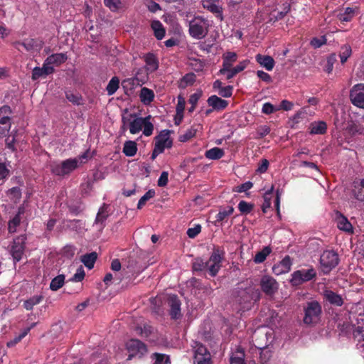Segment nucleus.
<instances>
[{
  "instance_id": "1",
  "label": "nucleus",
  "mask_w": 364,
  "mask_h": 364,
  "mask_svg": "<svg viewBox=\"0 0 364 364\" xmlns=\"http://www.w3.org/2000/svg\"><path fill=\"white\" fill-rule=\"evenodd\" d=\"M225 252L220 247H215L209 257V259L205 261L200 257L196 258L192 263L193 272L206 274L215 277L222 267V261L224 259Z\"/></svg>"
},
{
  "instance_id": "2",
  "label": "nucleus",
  "mask_w": 364,
  "mask_h": 364,
  "mask_svg": "<svg viewBox=\"0 0 364 364\" xmlns=\"http://www.w3.org/2000/svg\"><path fill=\"white\" fill-rule=\"evenodd\" d=\"M260 298L261 293L258 289L248 287L238 291L236 301L240 306V310L245 311L250 309Z\"/></svg>"
},
{
  "instance_id": "3",
  "label": "nucleus",
  "mask_w": 364,
  "mask_h": 364,
  "mask_svg": "<svg viewBox=\"0 0 364 364\" xmlns=\"http://www.w3.org/2000/svg\"><path fill=\"white\" fill-rule=\"evenodd\" d=\"M304 316L303 322L309 326H316L320 321L322 309L321 304L317 301L306 302L304 306Z\"/></svg>"
},
{
  "instance_id": "4",
  "label": "nucleus",
  "mask_w": 364,
  "mask_h": 364,
  "mask_svg": "<svg viewBox=\"0 0 364 364\" xmlns=\"http://www.w3.org/2000/svg\"><path fill=\"white\" fill-rule=\"evenodd\" d=\"M209 27L208 19L200 16H195L189 22V34L192 38L200 40L207 36Z\"/></svg>"
},
{
  "instance_id": "5",
  "label": "nucleus",
  "mask_w": 364,
  "mask_h": 364,
  "mask_svg": "<svg viewBox=\"0 0 364 364\" xmlns=\"http://www.w3.org/2000/svg\"><path fill=\"white\" fill-rule=\"evenodd\" d=\"M193 364H213L212 356L208 348L198 341H193Z\"/></svg>"
},
{
  "instance_id": "6",
  "label": "nucleus",
  "mask_w": 364,
  "mask_h": 364,
  "mask_svg": "<svg viewBox=\"0 0 364 364\" xmlns=\"http://www.w3.org/2000/svg\"><path fill=\"white\" fill-rule=\"evenodd\" d=\"M77 159H68L61 163H53L50 164V171L58 176H65L70 174L77 167Z\"/></svg>"
},
{
  "instance_id": "7",
  "label": "nucleus",
  "mask_w": 364,
  "mask_h": 364,
  "mask_svg": "<svg viewBox=\"0 0 364 364\" xmlns=\"http://www.w3.org/2000/svg\"><path fill=\"white\" fill-rule=\"evenodd\" d=\"M339 262L338 255L333 250H326L320 257V264L323 274H328Z\"/></svg>"
},
{
  "instance_id": "8",
  "label": "nucleus",
  "mask_w": 364,
  "mask_h": 364,
  "mask_svg": "<svg viewBox=\"0 0 364 364\" xmlns=\"http://www.w3.org/2000/svg\"><path fill=\"white\" fill-rule=\"evenodd\" d=\"M126 348L129 353L128 360L134 357L141 358L146 352V346L139 339L132 338L126 343Z\"/></svg>"
},
{
  "instance_id": "9",
  "label": "nucleus",
  "mask_w": 364,
  "mask_h": 364,
  "mask_svg": "<svg viewBox=\"0 0 364 364\" xmlns=\"http://www.w3.org/2000/svg\"><path fill=\"white\" fill-rule=\"evenodd\" d=\"M349 97L353 105L364 109V84L353 85L350 90Z\"/></svg>"
},
{
  "instance_id": "10",
  "label": "nucleus",
  "mask_w": 364,
  "mask_h": 364,
  "mask_svg": "<svg viewBox=\"0 0 364 364\" xmlns=\"http://www.w3.org/2000/svg\"><path fill=\"white\" fill-rule=\"evenodd\" d=\"M26 240V236L25 235H21L14 239L11 254L15 262L21 259L24 253Z\"/></svg>"
},
{
  "instance_id": "11",
  "label": "nucleus",
  "mask_w": 364,
  "mask_h": 364,
  "mask_svg": "<svg viewBox=\"0 0 364 364\" xmlns=\"http://www.w3.org/2000/svg\"><path fill=\"white\" fill-rule=\"evenodd\" d=\"M171 131L168 129L162 130L159 135L154 138V146L159 151L164 152L165 148H171L173 145V141L170 138Z\"/></svg>"
},
{
  "instance_id": "12",
  "label": "nucleus",
  "mask_w": 364,
  "mask_h": 364,
  "mask_svg": "<svg viewBox=\"0 0 364 364\" xmlns=\"http://www.w3.org/2000/svg\"><path fill=\"white\" fill-rule=\"evenodd\" d=\"M168 305L170 308L169 315L171 319L177 320L181 318V302L176 294L170 295L168 298Z\"/></svg>"
},
{
  "instance_id": "13",
  "label": "nucleus",
  "mask_w": 364,
  "mask_h": 364,
  "mask_svg": "<svg viewBox=\"0 0 364 364\" xmlns=\"http://www.w3.org/2000/svg\"><path fill=\"white\" fill-rule=\"evenodd\" d=\"M262 291L267 296H272L278 289V283L272 277L264 275L260 280Z\"/></svg>"
},
{
  "instance_id": "14",
  "label": "nucleus",
  "mask_w": 364,
  "mask_h": 364,
  "mask_svg": "<svg viewBox=\"0 0 364 364\" xmlns=\"http://www.w3.org/2000/svg\"><path fill=\"white\" fill-rule=\"evenodd\" d=\"M364 119L361 120H349L347 122L345 130L352 136L355 135H364Z\"/></svg>"
},
{
  "instance_id": "15",
  "label": "nucleus",
  "mask_w": 364,
  "mask_h": 364,
  "mask_svg": "<svg viewBox=\"0 0 364 364\" xmlns=\"http://www.w3.org/2000/svg\"><path fill=\"white\" fill-rule=\"evenodd\" d=\"M316 277V272L313 267L309 268H301L297 270V286L311 281Z\"/></svg>"
},
{
  "instance_id": "16",
  "label": "nucleus",
  "mask_w": 364,
  "mask_h": 364,
  "mask_svg": "<svg viewBox=\"0 0 364 364\" xmlns=\"http://www.w3.org/2000/svg\"><path fill=\"white\" fill-rule=\"evenodd\" d=\"M334 220L339 230L348 233L353 232V226L351 223L348 221V218L341 212L338 210L335 211Z\"/></svg>"
},
{
  "instance_id": "17",
  "label": "nucleus",
  "mask_w": 364,
  "mask_h": 364,
  "mask_svg": "<svg viewBox=\"0 0 364 364\" xmlns=\"http://www.w3.org/2000/svg\"><path fill=\"white\" fill-rule=\"evenodd\" d=\"M21 46L27 52H38L43 48V41L39 38H26Z\"/></svg>"
},
{
  "instance_id": "18",
  "label": "nucleus",
  "mask_w": 364,
  "mask_h": 364,
  "mask_svg": "<svg viewBox=\"0 0 364 364\" xmlns=\"http://www.w3.org/2000/svg\"><path fill=\"white\" fill-rule=\"evenodd\" d=\"M202 5L204 9L215 14L216 17L220 18V20L223 19V8L217 4V1L202 0Z\"/></svg>"
},
{
  "instance_id": "19",
  "label": "nucleus",
  "mask_w": 364,
  "mask_h": 364,
  "mask_svg": "<svg viewBox=\"0 0 364 364\" xmlns=\"http://www.w3.org/2000/svg\"><path fill=\"white\" fill-rule=\"evenodd\" d=\"M207 103L209 107L216 111L224 110L228 106L227 100H223L215 95L210 96L207 100Z\"/></svg>"
},
{
  "instance_id": "20",
  "label": "nucleus",
  "mask_w": 364,
  "mask_h": 364,
  "mask_svg": "<svg viewBox=\"0 0 364 364\" xmlns=\"http://www.w3.org/2000/svg\"><path fill=\"white\" fill-rule=\"evenodd\" d=\"M291 266V258L289 256H286L279 263L273 266L272 272L276 275L284 274L290 270Z\"/></svg>"
},
{
  "instance_id": "21",
  "label": "nucleus",
  "mask_w": 364,
  "mask_h": 364,
  "mask_svg": "<svg viewBox=\"0 0 364 364\" xmlns=\"http://www.w3.org/2000/svg\"><path fill=\"white\" fill-rule=\"evenodd\" d=\"M144 60L146 63V69L149 73H154L158 70L159 63L157 57L152 53H148L144 56Z\"/></svg>"
},
{
  "instance_id": "22",
  "label": "nucleus",
  "mask_w": 364,
  "mask_h": 364,
  "mask_svg": "<svg viewBox=\"0 0 364 364\" xmlns=\"http://www.w3.org/2000/svg\"><path fill=\"white\" fill-rule=\"evenodd\" d=\"M25 213V208L23 206H20L18 208V212L16 215L9 221L8 223V231L9 233H14L16 232V228L20 225L21 218V215Z\"/></svg>"
},
{
  "instance_id": "23",
  "label": "nucleus",
  "mask_w": 364,
  "mask_h": 364,
  "mask_svg": "<svg viewBox=\"0 0 364 364\" xmlns=\"http://www.w3.org/2000/svg\"><path fill=\"white\" fill-rule=\"evenodd\" d=\"M323 296L331 305L341 306L343 304V299L341 296L331 290H325Z\"/></svg>"
},
{
  "instance_id": "24",
  "label": "nucleus",
  "mask_w": 364,
  "mask_h": 364,
  "mask_svg": "<svg viewBox=\"0 0 364 364\" xmlns=\"http://www.w3.org/2000/svg\"><path fill=\"white\" fill-rule=\"evenodd\" d=\"M310 134H324L327 131V124L324 121L311 122L309 127Z\"/></svg>"
},
{
  "instance_id": "25",
  "label": "nucleus",
  "mask_w": 364,
  "mask_h": 364,
  "mask_svg": "<svg viewBox=\"0 0 364 364\" xmlns=\"http://www.w3.org/2000/svg\"><path fill=\"white\" fill-rule=\"evenodd\" d=\"M257 62L266 68V70L270 71L274 68V60L272 57L269 55H263L261 54H257L256 55Z\"/></svg>"
},
{
  "instance_id": "26",
  "label": "nucleus",
  "mask_w": 364,
  "mask_h": 364,
  "mask_svg": "<svg viewBox=\"0 0 364 364\" xmlns=\"http://www.w3.org/2000/svg\"><path fill=\"white\" fill-rule=\"evenodd\" d=\"M137 144L134 141L128 140L124 144L122 152L126 156L132 157L137 152Z\"/></svg>"
},
{
  "instance_id": "27",
  "label": "nucleus",
  "mask_w": 364,
  "mask_h": 364,
  "mask_svg": "<svg viewBox=\"0 0 364 364\" xmlns=\"http://www.w3.org/2000/svg\"><path fill=\"white\" fill-rule=\"evenodd\" d=\"M255 346L259 350V360L261 364H266L272 356V350L266 344L264 346H261L259 344L257 346L255 344Z\"/></svg>"
},
{
  "instance_id": "28",
  "label": "nucleus",
  "mask_w": 364,
  "mask_h": 364,
  "mask_svg": "<svg viewBox=\"0 0 364 364\" xmlns=\"http://www.w3.org/2000/svg\"><path fill=\"white\" fill-rule=\"evenodd\" d=\"M151 27L154 31V36L158 40H161L165 36L166 31L160 21H152L151 23Z\"/></svg>"
},
{
  "instance_id": "29",
  "label": "nucleus",
  "mask_w": 364,
  "mask_h": 364,
  "mask_svg": "<svg viewBox=\"0 0 364 364\" xmlns=\"http://www.w3.org/2000/svg\"><path fill=\"white\" fill-rule=\"evenodd\" d=\"M139 97L143 104L149 105L154 99V91L145 87H142L140 91Z\"/></svg>"
},
{
  "instance_id": "30",
  "label": "nucleus",
  "mask_w": 364,
  "mask_h": 364,
  "mask_svg": "<svg viewBox=\"0 0 364 364\" xmlns=\"http://www.w3.org/2000/svg\"><path fill=\"white\" fill-rule=\"evenodd\" d=\"M68 59V56L66 53H55L49 55L46 58L47 63H50L55 65H60L62 63H65Z\"/></svg>"
},
{
  "instance_id": "31",
  "label": "nucleus",
  "mask_w": 364,
  "mask_h": 364,
  "mask_svg": "<svg viewBox=\"0 0 364 364\" xmlns=\"http://www.w3.org/2000/svg\"><path fill=\"white\" fill-rule=\"evenodd\" d=\"M97 259V254L95 252L87 253L81 257L80 261L89 269L94 267L95 263Z\"/></svg>"
},
{
  "instance_id": "32",
  "label": "nucleus",
  "mask_w": 364,
  "mask_h": 364,
  "mask_svg": "<svg viewBox=\"0 0 364 364\" xmlns=\"http://www.w3.org/2000/svg\"><path fill=\"white\" fill-rule=\"evenodd\" d=\"M225 155V151L223 149L219 147H213L207 150L205 152V158L210 160H218L223 158Z\"/></svg>"
},
{
  "instance_id": "33",
  "label": "nucleus",
  "mask_w": 364,
  "mask_h": 364,
  "mask_svg": "<svg viewBox=\"0 0 364 364\" xmlns=\"http://www.w3.org/2000/svg\"><path fill=\"white\" fill-rule=\"evenodd\" d=\"M196 80V75L193 73L186 74L179 81L178 87L185 89L188 86L193 85Z\"/></svg>"
},
{
  "instance_id": "34",
  "label": "nucleus",
  "mask_w": 364,
  "mask_h": 364,
  "mask_svg": "<svg viewBox=\"0 0 364 364\" xmlns=\"http://www.w3.org/2000/svg\"><path fill=\"white\" fill-rule=\"evenodd\" d=\"M237 55L235 52H227L223 55V70H227L228 68L232 67V64L236 62Z\"/></svg>"
},
{
  "instance_id": "35",
  "label": "nucleus",
  "mask_w": 364,
  "mask_h": 364,
  "mask_svg": "<svg viewBox=\"0 0 364 364\" xmlns=\"http://www.w3.org/2000/svg\"><path fill=\"white\" fill-rule=\"evenodd\" d=\"M144 117H136L129 123V132L132 134L139 133L142 130L144 124Z\"/></svg>"
},
{
  "instance_id": "36",
  "label": "nucleus",
  "mask_w": 364,
  "mask_h": 364,
  "mask_svg": "<svg viewBox=\"0 0 364 364\" xmlns=\"http://www.w3.org/2000/svg\"><path fill=\"white\" fill-rule=\"evenodd\" d=\"M272 252V249L269 246H265L261 251L256 253L254 257V262L256 264H260L265 261L267 257Z\"/></svg>"
},
{
  "instance_id": "37",
  "label": "nucleus",
  "mask_w": 364,
  "mask_h": 364,
  "mask_svg": "<svg viewBox=\"0 0 364 364\" xmlns=\"http://www.w3.org/2000/svg\"><path fill=\"white\" fill-rule=\"evenodd\" d=\"M154 331V328L149 324H144L143 326H137L135 328L136 333L142 338H149Z\"/></svg>"
},
{
  "instance_id": "38",
  "label": "nucleus",
  "mask_w": 364,
  "mask_h": 364,
  "mask_svg": "<svg viewBox=\"0 0 364 364\" xmlns=\"http://www.w3.org/2000/svg\"><path fill=\"white\" fill-rule=\"evenodd\" d=\"M233 212L234 208L232 206H228L227 208L220 210L215 216V223L226 220Z\"/></svg>"
},
{
  "instance_id": "39",
  "label": "nucleus",
  "mask_w": 364,
  "mask_h": 364,
  "mask_svg": "<svg viewBox=\"0 0 364 364\" xmlns=\"http://www.w3.org/2000/svg\"><path fill=\"white\" fill-rule=\"evenodd\" d=\"M273 190H274V187L273 186L270 188V189L267 190L264 196H263V198H264V203L262 205V212L263 213H266L267 211V210L271 207V204H272V196H273Z\"/></svg>"
},
{
  "instance_id": "40",
  "label": "nucleus",
  "mask_w": 364,
  "mask_h": 364,
  "mask_svg": "<svg viewBox=\"0 0 364 364\" xmlns=\"http://www.w3.org/2000/svg\"><path fill=\"white\" fill-rule=\"evenodd\" d=\"M119 87V79L117 76H114L108 82L106 90L108 95H114Z\"/></svg>"
},
{
  "instance_id": "41",
  "label": "nucleus",
  "mask_w": 364,
  "mask_h": 364,
  "mask_svg": "<svg viewBox=\"0 0 364 364\" xmlns=\"http://www.w3.org/2000/svg\"><path fill=\"white\" fill-rule=\"evenodd\" d=\"M65 97L69 102L75 105H83L82 97L78 93H74L71 91H66Z\"/></svg>"
},
{
  "instance_id": "42",
  "label": "nucleus",
  "mask_w": 364,
  "mask_h": 364,
  "mask_svg": "<svg viewBox=\"0 0 364 364\" xmlns=\"http://www.w3.org/2000/svg\"><path fill=\"white\" fill-rule=\"evenodd\" d=\"M108 205L105 203L99 209L98 213L97 214L95 223L96 224L100 223L102 224L108 217Z\"/></svg>"
},
{
  "instance_id": "43",
  "label": "nucleus",
  "mask_w": 364,
  "mask_h": 364,
  "mask_svg": "<svg viewBox=\"0 0 364 364\" xmlns=\"http://www.w3.org/2000/svg\"><path fill=\"white\" fill-rule=\"evenodd\" d=\"M64 283L65 276L63 274H59L51 280L50 289L52 291H57L63 286Z\"/></svg>"
},
{
  "instance_id": "44",
  "label": "nucleus",
  "mask_w": 364,
  "mask_h": 364,
  "mask_svg": "<svg viewBox=\"0 0 364 364\" xmlns=\"http://www.w3.org/2000/svg\"><path fill=\"white\" fill-rule=\"evenodd\" d=\"M230 364H246L245 361V352L238 349L235 353H232L230 358Z\"/></svg>"
},
{
  "instance_id": "45",
  "label": "nucleus",
  "mask_w": 364,
  "mask_h": 364,
  "mask_svg": "<svg viewBox=\"0 0 364 364\" xmlns=\"http://www.w3.org/2000/svg\"><path fill=\"white\" fill-rule=\"evenodd\" d=\"M355 15V11L353 9L348 7L345 9L343 13H340L338 15V19L341 22H348L352 20Z\"/></svg>"
},
{
  "instance_id": "46",
  "label": "nucleus",
  "mask_w": 364,
  "mask_h": 364,
  "mask_svg": "<svg viewBox=\"0 0 364 364\" xmlns=\"http://www.w3.org/2000/svg\"><path fill=\"white\" fill-rule=\"evenodd\" d=\"M254 204L247 203L245 200L240 201L238 204V210H240L242 215H247L250 213L254 209Z\"/></svg>"
},
{
  "instance_id": "47",
  "label": "nucleus",
  "mask_w": 364,
  "mask_h": 364,
  "mask_svg": "<svg viewBox=\"0 0 364 364\" xmlns=\"http://www.w3.org/2000/svg\"><path fill=\"white\" fill-rule=\"evenodd\" d=\"M151 116L149 115L144 117V124H143V134L146 136H149L153 134L154 124L151 122Z\"/></svg>"
},
{
  "instance_id": "48",
  "label": "nucleus",
  "mask_w": 364,
  "mask_h": 364,
  "mask_svg": "<svg viewBox=\"0 0 364 364\" xmlns=\"http://www.w3.org/2000/svg\"><path fill=\"white\" fill-rule=\"evenodd\" d=\"M105 6L109 9L111 11L115 12L122 9V3L121 0H104Z\"/></svg>"
},
{
  "instance_id": "49",
  "label": "nucleus",
  "mask_w": 364,
  "mask_h": 364,
  "mask_svg": "<svg viewBox=\"0 0 364 364\" xmlns=\"http://www.w3.org/2000/svg\"><path fill=\"white\" fill-rule=\"evenodd\" d=\"M151 358L154 360L153 364H167L169 363V357L165 354L154 353Z\"/></svg>"
},
{
  "instance_id": "50",
  "label": "nucleus",
  "mask_w": 364,
  "mask_h": 364,
  "mask_svg": "<svg viewBox=\"0 0 364 364\" xmlns=\"http://www.w3.org/2000/svg\"><path fill=\"white\" fill-rule=\"evenodd\" d=\"M155 196V191L153 189L149 190L145 194L139 199L137 208L141 209L146 204V203L151 198Z\"/></svg>"
},
{
  "instance_id": "51",
  "label": "nucleus",
  "mask_w": 364,
  "mask_h": 364,
  "mask_svg": "<svg viewBox=\"0 0 364 364\" xmlns=\"http://www.w3.org/2000/svg\"><path fill=\"white\" fill-rule=\"evenodd\" d=\"M41 300L42 296H33L24 301L23 306L26 310L31 311L33 309V306L38 304Z\"/></svg>"
},
{
  "instance_id": "52",
  "label": "nucleus",
  "mask_w": 364,
  "mask_h": 364,
  "mask_svg": "<svg viewBox=\"0 0 364 364\" xmlns=\"http://www.w3.org/2000/svg\"><path fill=\"white\" fill-rule=\"evenodd\" d=\"M197 129L194 127H191L190 129H187L186 132L179 136V141L181 142H186L193 137H194L196 134Z\"/></svg>"
},
{
  "instance_id": "53",
  "label": "nucleus",
  "mask_w": 364,
  "mask_h": 364,
  "mask_svg": "<svg viewBox=\"0 0 364 364\" xmlns=\"http://www.w3.org/2000/svg\"><path fill=\"white\" fill-rule=\"evenodd\" d=\"M31 327L25 328L18 336H16L13 340L7 343L9 348L14 346L18 342H20L30 331Z\"/></svg>"
},
{
  "instance_id": "54",
  "label": "nucleus",
  "mask_w": 364,
  "mask_h": 364,
  "mask_svg": "<svg viewBox=\"0 0 364 364\" xmlns=\"http://www.w3.org/2000/svg\"><path fill=\"white\" fill-rule=\"evenodd\" d=\"M68 209L70 213L74 215H77L83 210V207L80 201L71 203L68 205Z\"/></svg>"
},
{
  "instance_id": "55",
  "label": "nucleus",
  "mask_w": 364,
  "mask_h": 364,
  "mask_svg": "<svg viewBox=\"0 0 364 364\" xmlns=\"http://www.w3.org/2000/svg\"><path fill=\"white\" fill-rule=\"evenodd\" d=\"M337 61L336 53L330 54L326 59V65L324 68V70L328 73H331L333 70V65Z\"/></svg>"
},
{
  "instance_id": "56",
  "label": "nucleus",
  "mask_w": 364,
  "mask_h": 364,
  "mask_svg": "<svg viewBox=\"0 0 364 364\" xmlns=\"http://www.w3.org/2000/svg\"><path fill=\"white\" fill-rule=\"evenodd\" d=\"M122 85L124 88L129 87V89H133L136 85H139V80L137 75L134 77L124 80Z\"/></svg>"
},
{
  "instance_id": "57",
  "label": "nucleus",
  "mask_w": 364,
  "mask_h": 364,
  "mask_svg": "<svg viewBox=\"0 0 364 364\" xmlns=\"http://www.w3.org/2000/svg\"><path fill=\"white\" fill-rule=\"evenodd\" d=\"M185 105H186V102H185L184 98L181 95H179L178 97V102L176 105V111L177 115H181V118L183 117V112L185 109Z\"/></svg>"
},
{
  "instance_id": "58",
  "label": "nucleus",
  "mask_w": 364,
  "mask_h": 364,
  "mask_svg": "<svg viewBox=\"0 0 364 364\" xmlns=\"http://www.w3.org/2000/svg\"><path fill=\"white\" fill-rule=\"evenodd\" d=\"M253 186V183L251 181H247L244 183H242L240 186H237L233 188V191L237 193H246L247 191L251 189Z\"/></svg>"
},
{
  "instance_id": "59",
  "label": "nucleus",
  "mask_w": 364,
  "mask_h": 364,
  "mask_svg": "<svg viewBox=\"0 0 364 364\" xmlns=\"http://www.w3.org/2000/svg\"><path fill=\"white\" fill-rule=\"evenodd\" d=\"M233 87L232 85H228L225 87H223L220 90L218 91V93L220 96L225 98L230 97L232 95Z\"/></svg>"
},
{
  "instance_id": "60",
  "label": "nucleus",
  "mask_w": 364,
  "mask_h": 364,
  "mask_svg": "<svg viewBox=\"0 0 364 364\" xmlns=\"http://www.w3.org/2000/svg\"><path fill=\"white\" fill-rule=\"evenodd\" d=\"M358 186H357L355 184L354 185V189L353 190V195L354 198L360 201L364 202V188H357Z\"/></svg>"
},
{
  "instance_id": "61",
  "label": "nucleus",
  "mask_w": 364,
  "mask_h": 364,
  "mask_svg": "<svg viewBox=\"0 0 364 364\" xmlns=\"http://www.w3.org/2000/svg\"><path fill=\"white\" fill-rule=\"evenodd\" d=\"M326 38L324 36H321V38H314L311 39L310 44L314 48H320L321 46L325 45L326 43Z\"/></svg>"
},
{
  "instance_id": "62",
  "label": "nucleus",
  "mask_w": 364,
  "mask_h": 364,
  "mask_svg": "<svg viewBox=\"0 0 364 364\" xmlns=\"http://www.w3.org/2000/svg\"><path fill=\"white\" fill-rule=\"evenodd\" d=\"M200 225H196L193 228L188 229L187 235L190 238H194L200 232Z\"/></svg>"
},
{
  "instance_id": "63",
  "label": "nucleus",
  "mask_w": 364,
  "mask_h": 364,
  "mask_svg": "<svg viewBox=\"0 0 364 364\" xmlns=\"http://www.w3.org/2000/svg\"><path fill=\"white\" fill-rule=\"evenodd\" d=\"M168 182V173L167 171H163L161 173L159 178L158 179L157 184L159 187H164Z\"/></svg>"
},
{
  "instance_id": "64",
  "label": "nucleus",
  "mask_w": 364,
  "mask_h": 364,
  "mask_svg": "<svg viewBox=\"0 0 364 364\" xmlns=\"http://www.w3.org/2000/svg\"><path fill=\"white\" fill-rule=\"evenodd\" d=\"M10 171L4 163H0V181L4 180L9 176Z\"/></svg>"
}]
</instances>
